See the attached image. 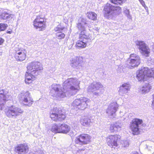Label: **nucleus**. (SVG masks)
Returning <instances> with one entry per match:
<instances>
[{
    "mask_svg": "<svg viewBox=\"0 0 154 154\" xmlns=\"http://www.w3.org/2000/svg\"><path fill=\"white\" fill-rule=\"evenodd\" d=\"M91 137L88 134H82L76 137L75 139L76 144L83 145L88 144L90 142Z\"/></svg>",
    "mask_w": 154,
    "mask_h": 154,
    "instance_id": "12",
    "label": "nucleus"
},
{
    "mask_svg": "<svg viewBox=\"0 0 154 154\" xmlns=\"http://www.w3.org/2000/svg\"><path fill=\"white\" fill-rule=\"evenodd\" d=\"M87 15V16L89 19L93 20H95L97 19V14L94 12H88Z\"/></svg>",
    "mask_w": 154,
    "mask_h": 154,
    "instance_id": "29",
    "label": "nucleus"
},
{
    "mask_svg": "<svg viewBox=\"0 0 154 154\" xmlns=\"http://www.w3.org/2000/svg\"><path fill=\"white\" fill-rule=\"evenodd\" d=\"M26 72L25 82L27 84L32 82L34 78L37 77L38 73V62H34L28 64Z\"/></svg>",
    "mask_w": 154,
    "mask_h": 154,
    "instance_id": "2",
    "label": "nucleus"
},
{
    "mask_svg": "<svg viewBox=\"0 0 154 154\" xmlns=\"http://www.w3.org/2000/svg\"><path fill=\"white\" fill-rule=\"evenodd\" d=\"M8 25L6 23H0V31H4L8 27Z\"/></svg>",
    "mask_w": 154,
    "mask_h": 154,
    "instance_id": "32",
    "label": "nucleus"
},
{
    "mask_svg": "<svg viewBox=\"0 0 154 154\" xmlns=\"http://www.w3.org/2000/svg\"><path fill=\"white\" fill-rule=\"evenodd\" d=\"M83 58L82 57H76L71 60L70 65L74 68L80 69L82 66Z\"/></svg>",
    "mask_w": 154,
    "mask_h": 154,
    "instance_id": "18",
    "label": "nucleus"
},
{
    "mask_svg": "<svg viewBox=\"0 0 154 154\" xmlns=\"http://www.w3.org/2000/svg\"><path fill=\"white\" fill-rule=\"evenodd\" d=\"M105 14L108 19H113L121 12V8L119 6H113L107 3L104 8Z\"/></svg>",
    "mask_w": 154,
    "mask_h": 154,
    "instance_id": "3",
    "label": "nucleus"
},
{
    "mask_svg": "<svg viewBox=\"0 0 154 154\" xmlns=\"http://www.w3.org/2000/svg\"><path fill=\"white\" fill-rule=\"evenodd\" d=\"M4 90H0V109L2 110L4 109V105L7 100L11 98V96L8 92Z\"/></svg>",
    "mask_w": 154,
    "mask_h": 154,
    "instance_id": "16",
    "label": "nucleus"
},
{
    "mask_svg": "<svg viewBox=\"0 0 154 154\" xmlns=\"http://www.w3.org/2000/svg\"><path fill=\"white\" fill-rule=\"evenodd\" d=\"M130 11L129 10L126 8H125L124 10V13L125 15L129 19H131L132 18L130 14Z\"/></svg>",
    "mask_w": 154,
    "mask_h": 154,
    "instance_id": "31",
    "label": "nucleus"
},
{
    "mask_svg": "<svg viewBox=\"0 0 154 154\" xmlns=\"http://www.w3.org/2000/svg\"><path fill=\"white\" fill-rule=\"evenodd\" d=\"M50 113L51 118L54 121H62L66 118L65 115L62 113V111L57 108H54L51 111Z\"/></svg>",
    "mask_w": 154,
    "mask_h": 154,
    "instance_id": "9",
    "label": "nucleus"
},
{
    "mask_svg": "<svg viewBox=\"0 0 154 154\" xmlns=\"http://www.w3.org/2000/svg\"><path fill=\"white\" fill-rule=\"evenodd\" d=\"M79 38L80 39L85 41H86L88 42V40L91 39L88 34L86 32V30L81 32L79 34Z\"/></svg>",
    "mask_w": 154,
    "mask_h": 154,
    "instance_id": "25",
    "label": "nucleus"
},
{
    "mask_svg": "<svg viewBox=\"0 0 154 154\" xmlns=\"http://www.w3.org/2000/svg\"><path fill=\"white\" fill-rule=\"evenodd\" d=\"M87 41H78L76 43V46L78 48H85L86 46V43Z\"/></svg>",
    "mask_w": 154,
    "mask_h": 154,
    "instance_id": "26",
    "label": "nucleus"
},
{
    "mask_svg": "<svg viewBox=\"0 0 154 154\" xmlns=\"http://www.w3.org/2000/svg\"><path fill=\"white\" fill-rule=\"evenodd\" d=\"M14 16V15L12 14H9L5 11H3L0 15V18L1 20L4 21H10L11 20Z\"/></svg>",
    "mask_w": 154,
    "mask_h": 154,
    "instance_id": "21",
    "label": "nucleus"
},
{
    "mask_svg": "<svg viewBox=\"0 0 154 154\" xmlns=\"http://www.w3.org/2000/svg\"><path fill=\"white\" fill-rule=\"evenodd\" d=\"M111 3L117 5H121L127 0H109Z\"/></svg>",
    "mask_w": 154,
    "mask_h": 154,
    "instance_id": "30",
    "label": "nucleus"
},
{
    "mask_svg": "<svg viewBox=\"0 0 154 154\" xmlns=\"http://www.w3.org/2000/svg\"><path fill=\"white\" fill-rule=\"evenodd\" d=\"M12 31L11 30H10V31L8 30L7 31V33H8V34H10L11 33H12Z\"/></svg>",
    "mask_w": 154,
    "mask_h": 154,
    "instance_id": "47",
    "label": "nucleus"
},
{
    "mask_svg": "<svg viewBox=\"0 0 154 154\" xmlns=\"http://www.w3.org/2000/svg\"><path fill=\"white\" fill-rule=\"evenodd\" d=\"M119 135L116 134L109 136L107 138V143L109 146L112 148V149H116L118 146L117 140L120 139Z\"/></svg>",
    "mask_w": 154,
    "mask_h": 154,
    "instance_id": "17",
    "label": "nucleus"
},
{
    "mask_svg": "<svg viewBox=\"0 0 154 154\" xmlns=\"http://www.w3.org/2000/svg\"><path fill=\"white\" fill-rule=\"evenodd\" d=\"M43 69V67L42 65H39V71Z\"/></svg>",
    "mask_w": 154,
    "mask_h": 154,
    "instance_id": "41",
    "label": "nucleus"
},
{
    "mask_svg": "<svg viewBox=\"0 0 154 154\" xmlns=\"http://www.w3.org/2000/svg\"><path fill=\"white\" fill-rule=\"evenodd\" d=\"M140 4H141V5H142L143 7L144 6H145L146 5L145 4V2L144 1H143V2H141V3H140Z\"/></svg>",
    "mask_w": 154,
    "mask_h": 154,
    "instance_id": "43",
    "label": "nucleus"
},
{
    "mask_svg": "<svg viewBox=\"0 0 154 154\" xmlns=\"http://www.w3.org/2000/svg\"><path fill=\"white\" fill-rule=\"evenodd\" d=\"M136 44L141 54L146 57L149 56L150 49L144 41H137Z\"/></svg>",
    "mask_w": 154,
    "mask_h": 154,
    "instance_id": "11",
    "label": "nucleus"
},
{
    "mask_svg": "<svg viewBox=\"0 0 154 154\" xmlns=\"http://www.w3.org/2000/svg\"><path fill=\"white\" fill-rule=\"evenodd\" d=\"M115 126L114 124H111L110 127V131L111 132H113L114 131H116V130H115Z\"/></svg>",
    "mask_w": 154,
    "mask_h": 154,
    "instance_id": "38",
    "label": "nucleus"
},
{
    "mask_svg": "<svg viewBox=\"0 0 154 154\" xmlns=\"http://www.w3.org/2000/svg\"><path fill=\"white\" fill-rule=\"evenodd\" d=\"M122 146L124 147H128L129 145L128 141V140L123 141L122 142Z\"/></svg>",
    "mask_w": 154,
    "mask_h": 154,
    "instance_id": "37",
    "label": "nucleus"
},
{
    "mask_svg": "<svg viewBox=\"0 0 154 154\" xmlns=\"http://www.w3.org/2000/svg\"><path fill=\"white\" fill-rule=\"evenodd\" d=\"M1 52H0V55H1Z\"/></svg>",
    "mask_w": 154,
    "mask_h": 154,
    "instance_id": "51",
    "label": "nucleus"
},
{
    "mask_svg": "<svg viewBox=\"0 0 154 154\" xmlns=\"http://www.w3.org/2000/svg\"><path fill=\"white\" fill-rule=\"evenodd\" d=\"M131 88L130 85L127 83H124L120 86L118 91L120 95L123 96L128 92Z\"/></svg>",
    "mask_w": 154,
    "mask_h": 154,
    "instance_id": "19",
    "label": "nucleus"
},
{
    "mask_svg": "<svg viewBox=\"0 0 154 154\" xmlns=\"http://www.w3.org/2000/svg\"><path fill=\"white\" fill-rule=\"evenodd\" d=\"M114 124L115 126V130H116V131L120 130L122 127L121 124L118 123H116Z\"/></svg>",
    "mask_w": 154,
    "mask_h": 154,
    "instance_id": "35",
    "label": "nucleus"
},
{
    "mask_svg": "<svg viewBox=\"0 0 154 154\" xmlns=\"http://www.w3.org/2000/svg\"><path fill=\"white\" fill-rule=\"evenodd\" d=\"M86 24L85 20L84 18L82 17L80 18L77 24V27L81 32L85 30V25Z\"/></svg>",
    "mask_w": 154,
    "mask_h": 154,
    "instance_id": "22",
    "label": "nucleus"
},
{
    "mask_svg": "<svg viewBox=\"0 0 154 154\" xmlns=\"http://www.w3.org/2000/svg\"><path fill=\"white\" fill-rule=\"evenodd\" d=\"M15 51L16 54H17V52H20L19 49L18 48H17V47L16 46L15 47V48L14 49Z\"/></svg>",
    "mask_w": 154,
    "mask_h": 154,
    "instance_id": "39",
    "label": "nucleus"
},
{
    "mask_svg": "<svg viewBox=\"0 0 154 154\" xmlns=\"http://www.w3.org/2000/svg\"><path fill=\"white\" fill-rule=\"evenodd\" d=\"M150 85L148 84L143 85L141 89V92L142 93H146L149 91L151 89Z\"/></svg>",
    "mask_w": 154,
    "mask_h": 154,
    "instance_id": "28",
    "label": "nucleus"
},
{
    "mask_svg": "<svg viewBox=\"0 0 154 154\" xmlns=\"http://www.w3.org/2000/svg\"><path fill=\"white\" fill-rule=\"evenodd\" d=\"M143 7L145 9L146 11L148 13V7H146V5H145V6H143Z\"/></svg>",
    "mask_w": 154,
    "mask_h": 154,
    "instance_id": "46",
    "label": "nucleus"
},
{
    "mask_svg": "<svg viewBox=\"0 0 154 154\" xmlns=\"http://www.w3.org/2000/svg\"><path fill=\"white\" fill-rule=\"evenodd\" d=\"M118 105L116 102L111 103L108 106L106 113L109 118L112 119L116 116V112L118 109Z\"/></svg>",
    "mask_w": 154,
    "mask_h": 154,
    "instance_id": "13",
    "label": "nucleus"
},
{
    "mask_svg": "<svg viewBox=\"0 0 154 154\" xmlns=\"http://www.w3.org/2000/svg\"><path fill=\"white\" fill-rule=\"evenodd\" d=\"M26 55L25 53L22 51L17 52L15 54V57L17 61H22L26 58Z\"/></svg>",
    "mask_w": 154,
    "mask_h": 154,
    "instance_id": "24",
    "label": "nucleus"
},
{
    "mask_svg": "<svg viewBox=\"0 0 154 154\" xmlns=\"http://www.w3.org/2000/svg\"><path fill=\"white\" fill-rule=\"evenodd\" d=\"M90 100L86 98L81 97L75 99L72 103L71 107L72 109L84 110L90 105Z\"/></svg>",
    "mask_w": 154,
    "mask_h": 154,
    "instance_id": "4",
    "label": "nucleus"
},
{
    "mask_svg": "<svg viewBox=\"0 0 154 154\" xmlns=\"http://www.w3.org/2000/svg\"><path fill=\"white\" fill-rule=\"evenodd\" d=\"M131 154H139L136 151H134L131 152Z\"/></svg>",
    "mask_w": 154,
    "mask_h": 154,
    "instance_id": "45",
    "label": "nucleus"
},
{
    "mask_svg": "<svg viewBox=\"0 0 154 154\" xmlns=\"http://www.w3.org/2000/svg\"><path fill=\"white\" fill-rule=\"evenodd\" d=\"M45 152L44 151L40 150L39 151V154H44Z\"/></svg>",
    "mask_w": 154,
    "mask_h": 154,
    "instance_id": "44",
    "label": "nucleus"
},
{
    "mask_svg": "<svg viewBox=\"0 0 154 154\" xmlns=\"http://www.w3.org/2000/svg\"><path fill=\"white\" fill-rule=\"evenodd\" d=\"M153 51L154 52V45H153Z\"/></svg>",
    "mask_w": 154,
    "mask_h": 154,
    "instance_id": "49",
    "label": "nucleus"
},
{
    "mask_svg": "<svg viewBox=\"0 0 154 154\" xmlns=\"http://www.w3.org/2000/svg\"><path fill=\"white\" fill-rule=\"evenodd\" d=\"M4 40L2 38H0V45H2L4 42Z\"/></svg>",
    "mask_w": 154,
    "mask_h": 154,
    "instance_id": "40",
    "label": "nucleus"
},
{
    "mask_svg": "<svg viewBox=\"0 0 154 154\" xmlns=\"http://www.w3.org/2000/svg\"><path fill=\"white\" fill-rule=\"evenodd\" d=\"M45 28V22L44 19L39 18V31H43Z\"/></svg>",
    "mask_w": 154,
    "mask_h": 154,
    "instance_id": "27",
    "label": "nucleus"
},
{
    "mask_svg": "<svg viewBox=\"0 0 154 154\" xmlns=\"http://www.w3.org/2000/svg\"><path fill=\"white\" fill-rule=\"evenodd\" d=\"M73 131H71L70 133V135L71 137H73L74 136V134L73 133Z\"/></svg>",
    "mask_w": 154,
    "mask_h": 154,
    "instance_id": "42",
    "label": "nucleus"
},
{
    "mask_svg": "<svg viewBox=\"0 0 154 154\" xmlns=\"http://www.w3.org/2000/svg\"><path fill=\"white\" fill-rule=\"evenodd\" d=\"M33 25L34 27L37 29L38 27V17L34 20L33 23Z\"/></svg>",
    "mask_w": 154,
    "mask_h": 154,
    "instance_id": "34",
    "label": "nucleus"
},
{
    "mask_svg": "<svg viewBox=\"0 0 154 154\" xmlns=\"http://www.w3.org/2000/svg\"><path fill=\"white\" fill-rule=\"evenodd\" d=\"M79 82L75 78H70L63 83V88L61 85L53 84L51 86L50 94L53 97L63 98L67 96L75 94L79 88Z\"/></svg>",
    "mask_w": 154,
    "mask_h": 154,
    "instance_id": "1",
    "label": "nucleus"
},
{
    "mask_svg": "<svg viewBox=\"0 0 154 154\" xmlns=\"http://www.w3.org/2000/svg\"><path fill=\"white\" fill-rule=\"evenodd\" d=\"M93 122V119H91L87 117H84L82 118L80 120V122L82 125L87 126L90 125Z\"/></svg>",
    "mask_w": 154,
    "mask_h": 154,
    "instance_id": "23",
    "label": "nucleus"
},
{
    "mask_svg": "<svg viewBox=\"0 0 154 154\" xmlns=\"http://www.w3.org/2000/svg\"><path fill=\"white\" fill-rule=\"evenodd\" d=\"M56 36L58 38L60 39L64 38L65 35L61 32H58L56 34Z\"/></svg>",
    "mask_w": 154,
    "mask_h": 154,
    "instance_id": "33",
    "label": "nucleus"
},
{
    "mask_svg": "<svg viewBox=\"0 0 154 154\" xmlns=\"http://www.w3.org/2000/svg\"><path fill=\"white\" fill-rule=\"evenodd\" d=\"M82 149H81V150L80 149H79V150H78V152H79V151H81Z\"/></svg>",
    "mask_w": 154,
    "mask_h": 154,
    "instance_id": "50",
    "label": "nucleus"
},
{
    "mask_svg": "<svg viewBox=\"0 0 154 154\" xmlns=\"http://www.w3.org/2000/svg\"><path fill=\"white\" fill-rule=\"evenodd\" d=\"M69 125L64 124H53L51 126V131L55 133H62L67 134L70 131Z\"/></svg>",
    "mask_w": 154,
    "mask_h": 154,
    "instance_id": "8",
    "label": "nucleus"
},
{
    "mask_svg": "<svg viewBox=\"0 0 154 154\" xmlns=\"http://www.w3.org/2000/svg\"><path fill=\"white\" fill-rule=\"evenodd\" d=\"M147 77L154 78V69H149L147 67H143L137 72V77L139 81H144Z\"/></svg>",
    "mask_w": 154,
    "mask_h": 154,
    "instance_id": "5",
    "label": "nucleus"
},
{
    "mask_svg": "<svg viewBox=\"0 0 154 154\" xmlns=\"http://www.w3.org/2000/svg\"><path fill=\"white\" fill-rule=\"evenodd\" d=\"M143 125L142 119L135 118L134 119L130 125V128L134 135L138 134L139 133V130Z\"/></svg>",
    "mask_w": 154,
    "mask_h": 154,
    "instance_id": "10",
    "label": "nucleus"
},
{
    "mask_svg": "<svg viewBox=\"0 0 154 154\" xmlns=\"http://www.w3.org/2000/svg\"><path fill=\"white\" fill-rule=\"evenodd\" d=\"M128 63L131 66L130 68L131 69L134 67L137 66L140 63V58L139 56L136 54H130V57L127 60Z\"/></svg>",
    "mask_w": 154,
    "mask_h": 154,
    "instance_id": "14",
    "label": "nucleus"
},
{
    "mask_svg": "<svg viewBox=\"0 0 154 154\" xmlns=\"http://www.w3.org/2000/svg\"><path fill=\"white\" fill-rule=\"evenodd\" d=\"M23 112L22 109L14 105L8 107L5 111L6 115L8 117L14 119H16L21 115Z\"/></svg>",
    "mask_w": 154,
    "mask_h": 154,
    "instance_id": "6",
    "label": "nucleus"
},
{
    "mask_svg": "<svg viewBox=\"0 0 154 154\" xmlns=\"http://www.w3.org/2000/svg\"><path fill=\"white\" fill-rule=\"evenodd\" d=\"M88 92H92L96 96H100L104 92V89L103 85L99 82H94L91 84L87 89Z\"/></svg>",
    "mask_w": 154,
    "mask_h": 154,
    "instance_id": "7",
    "label": "nucleus"
},
{
    "mask_svg": "<svg viewBox=\"0 0 154 154\" xmlns=\"http://www.w3.org/2000/svg\"><path fill=\"white\" fill-rule=\"evenodd\" d=\"M19 99L22 100L25 105L30 106L32 103V99L30 97L28 91L23 92L19 95Z\"/></svg>",
    "mask_w": 154,
    "mask_h": 154,
    "instance_id": "15",
    "label": "nucleus"
},
{
    "mask_svg": "<svg viewBox=\"0 0 154 154\" xmlns=\"http://www.w3.org/2000/svg\"><path fill=\"white\" fill-rule=\"evenodd\" d=\"M64 27H62L60 25H58L56 27L54 28V30L56 32H60L63 30Z\"/></svg>",
    "mask_w": 154,
    "mask_h": 154,
    "instance_id": "36",
    "label": "nucleus"
},
{
    "mask_svg": "<svg viewBox=\"0 0 154 154\" xmlns=\"http://www.w3.org/2000/svg\"><path fill=\"white\" fill-rule=\"evenodd\" d=\"M28 150V147L26 144L19 145L15 148V151L18 154H26Z\"/></svg>",
    "mask_w": 154,
    "mask_h": 154,
    "instance_id": "20",
    "label": "nucleus"
},
{
    "mask_svg": "<svg viewBox=\"0 0 154 154\" xmlns=\"http://www.w3.org/2000/svg\"><path fill=\"white\" fill-rule=\"evenodd\" d=\"M139 1L140 2V3H141V2H142L143 1V0H139Z\"/></svg>",
    "mask_w": 154,
    "mask_h": 154,
    "instance_id": "48",
    "label": "nucleus"
}]
</instances>
